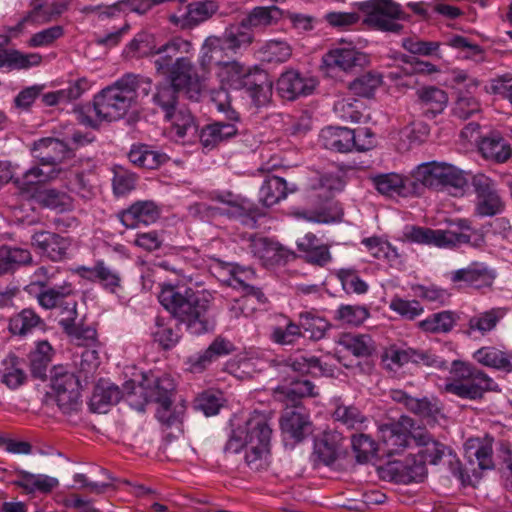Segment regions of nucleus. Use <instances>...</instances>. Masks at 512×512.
I'll return each mask as SVG.
<instances>
[{
  "label": "nucleus",
  "mask_w": 512,
  "mask_h": 512,
  "mask_svg": "<svg viewBox=\"0 0 512 512\" xmlns=\"http://www.w3.org/2000/svg\"><path fill=\"white\" fill-rule=\"evenodd\" d=\"M163 308L193 335H202L215 327L210 316L211 295L204 290H195L180 285L164 286L158 294Z\"/></svg>",
  "instance_id": "1"
},
{
  "label": "nucleus",
  "mask_w": 512,
  "mask_h": 512,
  "mask_svg": "<svg viewBox=\"0 0 512 512\" xmlns=\"http://www.w3.org/2000/svg\"><path fill=\"white\" fill-rule=\"evenodd\" d=\"M151 89L150 78L134 73L124 74L95 95L98 119L111 122L123 118L136 105L138 97L148 96Z\"/></svg>",
  "instance_id": "2"
},
{
  "label": "nucleus",
  "mask_w": 512,
  "mask_h": 512,
  "mask_svg": "<svg viewBox=\"0 0 512 512\" xmlns=\"http://www.w3.org/2000/svg\"><path fill=\"white\" fill-rule=\"evenodd\" d=\"M33 151L39 159V164L48 166L49 170L32 167L21 178L14 180L20 193L28 198H32L46 181L54 179L59 174L60 170H56L55 166L64 159V142L52 137L42 138L34 143Z\"/></svg>",
  "instance_id": "3"
},
{
  "label": "nucleus",
  "mask_w": 512,
  "mask_h": 512,
  "mask_svg": "<svg viewBox=\"0 0 512 512\" xmlns=\"http://www.w3.org/2000/svg\"><path fill=\"white\" fill-rule=\"evenodd\" d=\"M54 350L48 341H40L28 355L31 377L43 382L49 381L43 397V405L49 413L57 408L63 412L64 365H54L47 376V367L51 363Z\"/></svg>",
  "instance_id": "4"
},
{
  "label": "nucleus",
  "mask_w": 512,
  "mask_h": 512,
  "mask_svg": "<svg viewBox=\"0 0 512 512\" xmlns=\"http://www.w3.org/2000/svg\"><path fill=\"white\" fill-rule=\"evenodd\" d=\"M447 393L461 399L476 401L483 398L488 391H496L498 385L484 371L476 366L454 360L450 367V377L445 387Z\"/></svg>",
  "instance_id": "5"
},
{
  "label": "nucleus",
  "mask_w": 512,
  "mask_h": 512,
  "mask_svg": "<svg viewBox=\"0 0 512 512\" xmlns=\"http://www.w3.org/2000/svg\"><path fill=\"white\" fill-rule=\"evenodd\" d=\"M193 50L192 43L181 37H174L153 51L156 73L173 77L179 81L186 77H199L188 56Z\"/></svg>",
  "instance_id": "6"
},
{
  "label": "nucleus",
  "mask_w": 512,
  "mask_h": 512,
  "mask_svg": "<svg viewBox=\"0 0 512 512\" xmlns=\"http://www.w3.org/2000/svg\"><path fill=\"white\" fill-rule=\"evenodd\" d=\"M136 389L137 391L134 393H139L145 403L159 404L156 417L160 422L167 426H172L175 423L176 417L170 412L175 383L169 375H159L152 371L144 372L141 374V380Z\"/></svg>",
  "instance_id": "7"
},
{
  "label": "nucleus",
  "mask_w": 512,
  "mask_h": 512,
  "mask_svg": "<svg viewBox=\"0 0 512 512\" xmlns=\"http://www.w3.org/2000/svg\"><path fill=\"white\" fill-rule=\"evenodd\" d=\"M73 358L78 371L70 373L66 371V393H69L68 401H66V411L78 412L83 405L81 398L82 382L88 383L89 375L98 367L99 356L93 346L83 347L80 352H73Z\"/></svg>",
  "instance_id": "8"
},
{
  "label": "nucleus",
  "mask_w": 512,
  "mask_h": 512,
  "mask_svg": "<svg viewBox=\"0 0 512 512\" xmlns=\"http://www.w3.org/2000/svg\"><path fill=\"white\" fill-rule=\"evenodd\" d=\"M366 17L364 23L368 26L384 31L399 33L403 25L398 20L406 18L401 6L393 0H367L356 4Z\"/></svg>",
  "instance_id": "9"
},
{
  "label": "nucleus",
  "mask_w": 512,
  "mask_h": 512,
  "mask_svg": "<svg viewBox=\"0 0 512 512\" xmlns=\"http://www.w3.org/2000/svg\"><path fill=\"white\" fill-rule=\"evenodd\" d=\"M272 429L265 414L254 412L244 426L233 430L226 444V450L237 453L244 446L270 448Z\"/></svg>",
  "instance_id": "10"
},
{
  "label": "nucleus",
  "mask_w": 512,
  "mask_h": 512,
  "mask_svg": "<svg viewBox=\"0 0 512 512\" xmlns=\"http://www.w3.org/2000/svg\"><path fill=\"white\" fill-rule=\"evenodd\" d=\"M412 176L423 186L435 190L448 187L462 189L467 184L464 173L447 163H423L413 171Z\"/></svg>",
  "instance_id": "11"
},
{
  "label": "nucleus",
  "mask_w": 512,
  "mask_h": 512,
  "mask_svg": "<svg viewBox=\"0 0 512 512\" xmlns=\"http://www.w3.org/2000/svg\"><path fill=\"white\" fill-rule=\"evenodd\" d=\"M164 83L156 86V92L153 95V102L160 107L165 116L177 108L179 93L183 92L189 99H198L202 85L199 77H186L175 81L173 77H165Z\"/></svg>",
  "instance_id": "12"
},
{
  "label": "nucleus",
  "mask_w": 512,
  "mask_h": 512,
  "mask_svg": "<svg viewBox=\"0 0 512 512\" xmlns=\"http://www.w3.org/2000/svg\"><path fill=\"white\" fill-rule=\"evenodd\" d=\"M371 137V130L367 127L349 129L345 127H326L321 130L319 141L328 150L348 153L353 150L367 151L372 148L371 140L360 142V137Z\"/></svg>",
  "instance_id": "13"
},
{
  "label": "nucleus",
  "mask_w": 512,
  "mask_h": 512,
  "mask_svg": "<svg viewBox=\"0 0 512 512\" xmlns=\"http://www.w3.org/2000/svg\"><path fill=\"white\" fill-rule=\"evenodd\" d=\"M471 184L476 195L474 206L476 216L493 217L505 210L506 203L493 179L478 173L473 176Z\"/></svg>",
  "instance_id": "14"
},
{
  "label": "nucleus",
  "mask_w": 512,
  "mask_h": 512,
  "mask_svg": "<svg viewBox=\"0 0 512 512\" xmlns=\"http://www.w3.org/2000/svg\"><path fill=\"white\" fill-rule=\"evenodd\" d=\"M389 396L395 403L402 405L408 412L430 426H434L444 418L443 405L435 397L416 398L401 389H391Z\"/></svg>",
  "instance_id": "15"
},
{
  "label": "nucleus",
  "mask_w": 512,
  "mask_h": 512,
  "mask_svg": "<svg viewBox=\"0 0 512 512\" xmlns=\"http://www.w3.org/2000/svg\"><path fill=\"white\" fill-rule=\"evenodd\" d=\"M215 101L217 109L225 113L226 121H216L203 127L199 133L202 146L208 150L215 148L220 142L235 136L238 132L235 123L239 122L238 112L231 108L225 94L224 101Z\"/></svg>",
  "instance_id": "16"
},
{
  "label": "nucleus",
  "mask_w": 512,
  "mask_h": 512,
  "mask_svg": "<svg viewBox=\"0 0 512 512\" xmlns=\"http://www.w3.org/2000/svg\"><path fill=\"white\" fill-rule=\"evenodd\" d=\"M404 237L409 242L433 245L438 248L457 249L470 242L468 236L457 234L455 230L431 229L428 227H406Z\"/></svg>",
  "instance_id": "17"
},
{
  "label": "nucleus",
  "mask_w": 512,
  "mask_h": 512,
  "mask_svg": "<svg viewBox=\"0 0 512 512\" xmlns=\"http://www.w3.org/2000/svg\"><path fill=\"white\" fill-rule=\"evenodd\" d=\"M497 272L483 262H472L467 267L452 271L450 280L459 288L467 287L481 292L492 290Z\"/></svg>",
  "instance_id": "18"
},
{
  "label": "nucleus",
  "mask_w": 512,
  "mask_h": 512,
  "mask_svg": "<svg viewBox=\"0 0 512 512\" xmlns=\"http://www.w3.org/2000/svg\"><path fill=\"white\" fill-rule=\"evenodd\" d=\"M31 6V10L15 26L9 28L11 36L16 37L29 26L49 22L64 10L63 0H33Z\"/></svg>",
  "instance_id": "19"
},
{
  "label": "nucleus",
  "mask_w": 512,
  "mask_h": 512,
  "mask_svg": "<svg viewBox=\"0 0 512 512\" xmlns=\"http://www.w3.org/2000/svg\"><path fill=\"white\" fill-rule=\"evenodd\" d=\"M383 361H389L388 366L401 367L407 363L421 364L429 367L442 368L444 361L427 350H419L406 346L391 345L383 356Z\"/></svg>",
  "instance_id": "20"
},
{
  "label": "nucleus",
  "mask_w": 512,
  "mask_h": 512,
  "mask_svg": "<svg viewBox=\"0 0 512 512\" xmlns=\"http://www.w3.org/2000/svg\"><path fill=\"white\" fill-rule=\"evenodd\" d=\"M66 338L78 349L93 347L97 342L96 329L83 318L77 320L76 301H66Z\"/></svg>",
  "instance_id": "21"
},
{
  "label": "nucleus",
  "mask_w": 512,
  "mask_h": 512,
  "mask_svg": "<svg viewBox=\"0 0 512 512\" xmlns=\"http://www.w3.org/2000/svg\"><path fill=\"white\" fill-rule=\"evenodd\" d=\"M317 82L312 77H307L299 71L290 69L280 75L277 80V92L281 98L293 101L301 96L313 93Z\"/></svg>",
  "instance_id": "22"
},
{
  "label": "nucleus",
  "mask_w": 512,
  "mask_h": 512,
  "mask_svg": "<svg viewBox=\"0 0 512 512\" xmlns=\"http://www.w3.org/2000/svg\"><path fill=\"white\" fill-rule=\"evenodd\" d=\"M70 270L89 282L98 283L107 292L116 293L121 288V274L103 260H97L93 267L78 266Z\"/></svg>",
  "instance_id": "23"
},
{
  "label": "nucleus",
  "mask_w": 512,
  "mask_h": 512,
  "mask_svg": "<svg viewBox=\"0 0 512 512\" xmlns=\"http://www.w3.org/2000/svg\"><path fill=\"white\" fill-rule=\"evenodd\" d=\"M235 350L234 344L221 336H217L203 352L187 358L186 369L191 373H202L220 357L227 356Z\"/></svg>",
  "instance_id": "24"
},
{
  "label": "nucleus",
  "mask_w": 512,
  "mask_h": 512,
  "mask_svg": "<svg viewBox=\"0 0 512 512\" xmlns=\"http://www.w3.org/2000/svg\"><path fill=\"white\" fill-rule=\"evenodd\" d=\"M366 54L354 47H336L322 57V62L329 72H350L367 63Z\"/></svg>",
  "instance_id": "25"
},
{
  "label": "nucleus",
  "mask_w": 512,
  "mask_h": 512,
  "mask_svg": "<svg viewBox=\"0 0 512 512\" xmlns=\"http://www.w3.org/2000/svg\"><path fill=\"white\" fill-rule=\"evenodd\" d=\"M250 248L254 256L257 257L265 267L286 264L288 261L295 258L294 252L266 237L253 239Z\"/></svg>",
  "instance_id": "26"
},
{
  "label": "nucleus",
  "mask_w": 512,
  "mask_h": 512,
  "mask_svg": "<svg viewBox=\"0 0 512 512\" xmlns=\"http://www.w3.org/2000/svg\"><path fill=\"white\" fill-rule=\"evenodd\" d=\"M507 308L493 307L489 310L475 313L463 325V333L469 337H484L495 330L500 321L506 316Z\"/></svg>",
  "instance_id": "27"
},
{
  "label": "nucleus",
  "mask_w": 512,
  "mask_h": 512,
  "mask_svg": "<svg viewBox=\"0 0 512 512\" xmlns=\"http://www.w3.org/2000/svg\"><path fill=\"white\" fill-rule=\"evenodd\" d=\"M282 432L295 441H301L310 433L311 422L301 405L286 406L280 420Z\"/></svg>",
  "instance_id": "28"
},
{
  "label": "nucleus",
  "mask_w": 512,
  "mask_h": 512,
  "mask_svg": "<svg viewBox=\"0 0 512 512\" xmlns=\"http://www.w3.org/2000/svg\"><path fill=\"white\" fill-rule=\"evenodd\" d=\"M212 199L227 206V208L223 210V214L234 219H239L246 225L256 222V218L259 215L258 208L247 199L234 195L231 192L217 193Z\"/></svg>",
  "instance_id": "29"
},
{
  "label": "nucleus",
  "mask_w": 512,
  "mask_h": 512,
  "mask_svg": "<svg viewBox=\"0 0 512 512\" xmlns=\"http://www.w3.org/2000/svg\"><path fill=\"white\" fill-rule=\"evenodd\" d=\"M159 216L160 210L153 201H137L119 213V220L126 228L134 229L154 223Z\"/></svg>",
  "instance_id": "30"
},
{
  "label": "nucleus",
  "mask_w": 512,
  "mask_h": 512,
  "mask_svg": "<svg viewBox=\"0 0 512 512\" xmlns=\"http://www.w3.org/2000/svg\"><path fill=\"white\" fill-rule=\"evenodd\" d=\"M344 186L345 179L342 172L323 173L310 179V197H314L322 203L331 199L335 192L342 191Z\"/></svg>",
  "instance_id": "31"
},
{
  "label": "nucleus",
  "mask_w": 512,
  "mask_h": 512,
  "mask_svg": "<svg viewBox=\"0 0 512 512\" xmlns=\"http://www.w3.org/2000/svg\"><path fill=\"white\" fill-rule=\"evenodd\" d=\"M315 385L307 379H293L275 388L274 396L277 400L288 405H300L304 397H315Z\"/></svg>",
  "instance_id": "32"
},
{
  "label": "nucleus",
  "mask_w": 512,
  "mask_h": 512,
  "mask_svg": "<svg viewBox=\"0 0 512 512\" xmlns=\"http://www.w3.org/2000/svg\"><path fill=\"white\" fill-rule=\"evenodd\" d=\"M121 389L114 383L100 379L93 389L89 408L95 413H106L111 406L116 405L122 398Z\"/></svg>",
  "instance_id": "33"
},
{
  "label": "nucleus",
  "mask_w": 512,
  "mask_h": 512,
  "mask_svg": "<svg viewBox=\"0 0 512 512\" xmlns=\"http://www.w3.org/2000/svg\"><path fill=\"white\" fill-rule=\"evenodd\" d=\"M253 76L254 71L237 61H227L217 71L221 84L234 90L245 89L251 84Z\"/></svg>",
  "instance_id": "34"
},
{
  "label": "nucleus",
  "mask_w": 512,
  "mask_h": 512,
  "mask_svg": "<svg viewBox=\"0 0 512 512\" xmlns=\"http://www.w3.org/2000/svg\"><path fill=\"white\" fill-rule=\"evenodd\" d=\"M218 5L212 0L195 1L187 5L185 15L180 19L176 15L170 16V21L180 25L181 28H192L210 19L217 11Z\"/></svg>",
  "instance_id": "35"
},
{
  "label": "nucleus",
  "mask_w": 512,
  "mask_h": 512,
  "mask_svg": "<svg viewBox=\"0 0 512 512\" xmlns=\"http://www.w3.org/2000/svg\"><path fill=\"white\" fill-rule=\"evenodd\" d=\"M128 159L135 167L153 170L167 163L169 157L150 145L133 144L128 152Z\"/></svg>",
  "instance_id": "36"
},
{
  "label": "nucleus",
  "mask_w": 512,
  "mask_h": 512,
  "mask_svg": "<svg viewBox=\"0 0 512 512\" xmlns=\"http://www.w3.org/2000/svg\"><path fill=\"white\" fill-rule=\"evenodd\" d=\"M412 439L417 446L422 447L418 452V456L425 464L428 462L436 465L444 456H447L446 452L449 449L444 444L435 440L426 430H415L412 433Z\"/></svg>",
  "instance_id": "37"
},
{
  "label": "nucleus",
  "mask_w": 512,
  "mask_h": 512,
  "mask_svg": "<svg viewBox=\"0 0 512 512\" xmlns=\"http://www.w3.org/2000/svg\"><path fill=\"white\" fill-rule=\"evenodd\" d=\"M297 248L304 253L303 259L308 264L324 267L332 261L329 246L319 244L313 233H307L301 241H298Z\"/></svg>",
  "instance_id": "38"
},
{
  "label": "nucleus",
  "mask_w": 512,
  "mask_h": 512,
  "mask_svg": "<svg viewBox=\"0 0 512 512\" xmlns=\"http://www.w3.org/2000/svg\"><path fill=\"white\" fill-rule=\"evenodd\" d=\"M32 245L37 251L52 261L64 258V238L50 231H39L32 235Z\"/></svg>",
  "instance_id": "39"
},
{
  "label": "nucleus",
  "mask_w": 512,
  "mask_h": 512,
  "mask_svg": "<svg viewBox=\"0 0 512 512\" xmlns=\"http://www.w3.org/2000/svg\"><path fill=\"white\" fill-rule=\"evenodd\" d=\"M296 190L295 184L288 186L283 178L274 175L268 176L259 189V200L264 206L270 207L285 199L288 193H293Z\"/></svg>",
  "instance_id": "40"
},
{
  "label": "nucleus",
  "mask_w": 512,
  "mask_h": 512,
  "mask_svg": "<svg viewBox=\"0 0 512 512\" xmlns=\"http://www.w3.org/2000/svg\"><path fill=\"white\" fill-rule=\"evenodd\" d=\"M286 366L300 374H311L313 376L331 375L333 369L327 363L321 361L314 355L296 353L286 360Z\"/></svg>",
  "instance_id": "41"
},
{
  "label": "nucleus",
  "mask_w": 512,
  "mask_h": 512,
  "mask_svg": "<svg viewBox=\"0 0 512 512\" xmlns=\"http://www.w3.org/2000/svg\"><path fill=\"white\" fill-rule=\"evenodd\" d=\"M243 272L234 273V281L243 289L244 294L235 301L232 310L247 315L248 312L257 309V305L264 304L266 297L257 287L247 284L242 278Z\"/></svg>",
  "instance_id": "42"
},
{
  "label": "nucleus",
  "mask_w": 512,
  "mask_h": 512,
  "mask_svg": "<svg viewBox=\"0 0 512 512\" xmlns=\"http://www.w3.org/2000/svg\"><path fill=\"white\" fill-rule=\"evenodd\" d=\"M222 45L229 55L242 53L254 41V34L240 22L238 25L227 28L219 37Z\"/></svg>",
  "instance_id": "43"
},
{
  "label": "nucleus",
  "mask_w": 512,
  "mask_h": 512,
  "mask_svg": "<svg viewBox=\"0 0 512 512\" xmlns=\"http://www.w3.org/2000/svg\"><path fill=\"white\" fill-rule=\"evenodd\" d=\"M228 56L220 38L210 36L202 44L198 63L203 71H209L213 66L220 69V66L227 62L224 59Z\"/></svg>",
  "instance_id": "44"
},
{
  "label": "nucleus",
  "mask_w": 512,
  "mask_h": 512,
  "mask_svg": "<svg viewBox=\"0 0 512 512\" xmlns=\"http://www.w3.org/2000/svg\"><path fill=\"white\" fill-rule=\"evenodd\" d=\"M16 474L17 479L14 481V485L22 488L27 493L47 494L59 484L56 478L43 474H32L24 470H19Z\"/></svg>",
  "instance_id": "45"
},
{
  "label": "nucleus",
  "mask_w": 512,
  "mask_h": 512,
  "mask_svg": "<svg viewBox=\"0 0 512 512\" xmlns=\"http://www.w3.org/2000/svg\"><path fill=\"white\" fill-rule=\"evenodd\" d=\"M417 94L424 113L429 118L440 114L447 106V93L440 88L425 87L419 90Z\"/></svg>",
  "instance_id": "46"
},
{
  "label": "nucleus",
  "mask_w": 512,
  "mask_h": 512,
  "mask_svg": "<svg viewBox=\"0 0 512 512\" xmlns=\"http://www.w3.org/2000/svg\"><path fill=\"white\" fill-rule=\"evenodd\" d=\"M475 360L487 367L506 372L512 371V353L501 351L495 347H482L474 353Z\"/></svg>",
  "instance_id": "47"
},
{
  "label": "nucleus",
  "mask_w": 512,
  "mask_h": 512,
  "mask_svg": "<svg viewBox=\"0 0 512 512\" xmlns=\"http://www.w3.org/2000/svg\"><path fill=\"white\" fill-rule=\"evenodd\" d=\"M0 381L11 390H15L26 383L27 374L22 369L17 356L9 355L2 361Z\"/></svg>",
  "instance_id": "48"
},
{
  "label": "nucleus",
  "mask_w": 512,
  "mask_h": 512,
  "mask_svg": "<svg viewBox=\"0 0 512 512\" xmlns=\"http://www.w3.org/2000/svg\"><path fill=\"white\" fill-rule=\"evenodd\" d=\"M343 438L338 432L324 433L323 437L315 443L314 453L325 465H330L338 458Z\"/></svg>",
  "instance_id": "49"
},
{
  "label": "nucleus",
  "mask_w": 512,
  "mask_h": 512,
  "mask_svg": "<svg viewBox=\"0 0 512 512\" xmlns=\"http://www.w3.org/2000/svg\"><path fill=\"white\" fill-rule=\"evenodd\" d=\"M411 180L397 173L380 174L373 178L377 191L386 196H405Z\"/></svg>",
  "instance_id": "50"
},
{
  "label": "nucleus",
  "mask_w": 512,
  "mask_h": 512,
  "mask_svg": "<svg viewBox=\"0 0 512 512\" xmlns=\"http://www.w3.org/2000/svg\"><path fill=\"white\" fill-rule=\"evenodd\" d=\"M492 443L493 439L488 437L483 440L470 439L467 442L468 457L470 458L472 455L475 457L481 471L494 468Z\"/></svg>",
  "instance_id": "51"
},
{
  "label": "nucleus",
  "mask_w": 512,
  "mask_h": 512,
  "mask_svg": "<svg viewBox=\"0 0 512 512\" xmlns=\"http://www.w3.org/2000/svg\"><path fill=\"white\" fill-rule=\"evenodd\" d=\"M32 256L29 250L3 245L0 247V275L12 272L21 265L29 264Z\"/></svg>",
  "instance_id": "52"
},
{
  "label": "nucleus",
  "mask_w": 512,
  "mask_h": 512,
  "mask_svg": "<svg viewBox=\"0 0 512 512\" xmlns=\"http://www.w3.org/2000/svg\"><path fill=\"white\" fill-rule=\"evenodd\" d=\"M248 95L257 107L269 103L272 96V85L268 81L267 74L262 70H255L251 84L245 87Z\"/></svg>",
  "instance_id": "53"
},
{
  "label": "nucleus",
  "mask_w": 512,
  "mask_h": 512,
  "mask_svg": "<svg viewBox=\"0 0 512 512\" xmlns=\"http://www.w3.org/2000/svg\"><path fill=\"white\" fill-rule=\"evenodd\" d=\"M43 324V320L34 310L25 308L10 318L9 331L13 335L26 336Z\"/></svg>",
  "instance_id": "54"
},
{
  "label": "nucleus",
  "mask_w": 512,
  "mask_h": 512,
  "mask_svg": "<svg viewBox=\"0 0 512 512\" xmlns=\"http://www.w3.org/2000/svg\"><path fill=\"white\" fill-rule=\"evenodd\" d=\"M299 323L303 336L307 335L309 339L314 341L324 338L327 330L330 328L329 322L313 311L300 313Z\"/></svg>",
  "instance_id": "55"
},
{
  "label": "nucleus",
  "mask_w": 512,
  "mask_h": 512,
  "mask_svg": "<svg viewBox=\"0 0 512 512\" xmlns=\"http://www.w3.org/2000/svg\"><path fill=\"white\" fill-rule=\"evenodd\" d=\"M112 173V190L116 197L127 196L135 190L139 179L136 173L121 165H114Z\"/></svg>",
  "instance_id": "56"
},
{
  "label": "nucleus",
  "mask_w": 512,
  "mask_h": 512,
  "mask_svg": "<svg viewBox=\"0 0 512 512\" xmlns=\"http://www.w3.org/2000/svg\"><path fill=\"white\" fill-rule=\"evenodd\" d=\"M335 421L349 429L360 430L364 428L368 418L354 405L339 404L333 412Z\"/></svg>",
  "instance_id": "57"
},
{
  "label": "nucleus",
  "mask_w": 512,
  "mask_h": 512,
  "mask_svg": "<svg viewBox=\"0 0 512 512\" xmlns=\"http://www.w3.org/2000/svg\"><path fill=\"white\" fill-rule=\"evenodd\" d=\"M479 149L486 159L494 160L497 163L506 162L512 150L501 138L485 137L482 139Z\"/></svg>",
  "instance_id": "58"
},
{
  "label": "nucleus",
  "mask_w": 512,
  "mask_h": 512,
  "mask_svg": "<svg viewBox=\"0 0 512 512\" xmlns=\"http://www.w3.org/2000/svg\"><path fill=\"white\" fill-rule=\"evenodd\" d=\"M382 84L381 74L373 71H368L349 83V90L353 94L370 98L374 95L375 91Z\"/></svg>",
  "instance_id": "59"
},
{
  "label": "nucleus",
  "mask_w": 512,
  "mask_h": 512,
  "mask_svg": "<svg viewBox=\"0 0 512 512\" xmlns=\"http://www.w3.org/2000/svg\"><path fill=\"white\" fill-rule=\"evenodd\" d=\"M381 433L386 453L389 456L399 453L408 445L410 436L404 431L399 430L397 425L385 424L381 426Z\"/></svg>",
  "instance_id": "60"
},
{
  "label": "nucleus",
  "mask_w": 512,
  "mask_h": 512,
  "mask_svg": "<svg viewBox=\"0 0 512 512\" xmlns=\"http://www.w3.org/2000/svg\"><path fill=\"white\" fill-rule=\"evenodd\" d=\"M172 123L178 137L183 138L197 133V126L192 113L186 108H175L169 116H165Z\"/></svg>",
  "instance_id": "61"
},
{
  "label": "nucleus",
  "mask_w": 512,
  "mask_h": 512,
  "mask_svg": "<svg viewBox=\"0 0 512 512\" xmlns=\"http://www.w3.org/2000/svg\"><path fill=\"white\" fill-rule=\"evenodd\" d=\"M274 14H279L277 7H256L241 20V23L244 27L253 32V30L270 26L275 19Z\"/></svg>",
  "instance_id": "62"
},
{
  "label": "nucleus",
  "mask_w": 512,
  "mask_h": 512,
  "mask_svg": "<svg viewBox=\"0 0 512 512\" xmlns=\"http://www.w3.org/2000/svg\"><path fill=\"white\" fill-rule=\"evenodd\" d=\"M153 341L162 349L169 350L176 346L179 342L180 335L170 325L165 323L163 318L157 317L155 325L151 329Z\"/></svg>",
  "instance_id": "63"
},
{
  "label": "nucleus",
  "mask_w": 512,
  "mask_h": 512,
  "mask_svg": "<svg viewBox=\"0 0 512 512\" xmlns=\"http://www.w3.org/2000/svg\"><path fill=\"white\" fill-rule=\"evenodd\" d=\"M261 59L269 63L286 62L292 54L290 45L281 40H269L260 49Z\"/></svg>",
  "instance_id": "64"
}]
</instances>
